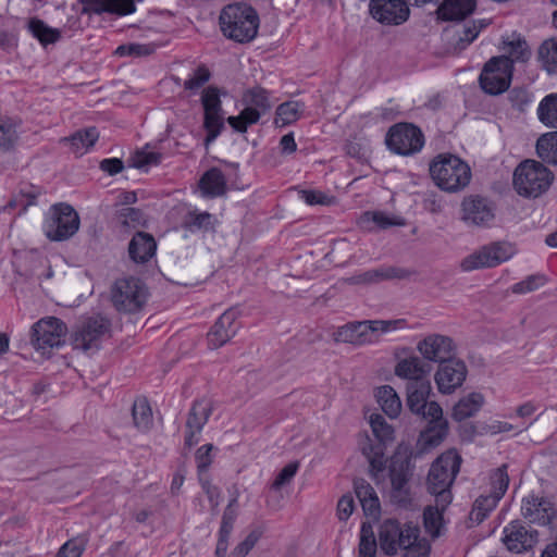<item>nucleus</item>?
<instances>
[{"mask_svg": "<svg viewBox=\"0 0 557 557\" xmlns=\"http://www.w3.org/2000/svg\"><path fill=\"white\" fill-rule=\"evenodd\" d=\"M99 138V133L95 127H89L84 131H78L70 138L63 140L70 144L71 150L76 156L86 153Z\"/></svg>", "mask_w": 557, "mask_h": 557, "instance_id": "33", "label": "nucleus"}, {"mask_svg": "<svg viewBox=\"0 0 557 557\" xmlns=\"http://www.w3.org/2000/svg\"><path fill=\"white\" fill-rule=\"evenodd\" d=\"M461 457L455 450H447L432 463L426 485L431 494L435 495L437 505L442 508L451 502L449 487L459 472Z\"/></svg>", "mask_w": 557, "mask_h": 557, "instance_id": "3", "label": "nucleus"}, {"mask_svg": "<svg viewBox=\"0 0 557 557\" xmlns=\"http://www.w3.org/2000/svg\"><path fill=\"white\" fill-rule=\"evenodd\" d=\"M183 226L193 233L198 231L209 232L214 228V219L208 212L194 210L186 214Z\"/></svg>", "mask_w": 557, "mask_h": 557, "instance_id": "39", "label": "nucleus"}, {"mask_svg": "<svg viewBox=\"0 0 557 557\" xmlns=\"http://www.w3.org/2000/svg\"><path fill=\"white\" fill-rule=\"evenodd\" d=\"M521 513L532 523L546 525L552 522L555 509L550 502L532 495L522 500Z\"/></svg>", "mask_w": 557, "mask_h": 557, "instance_id": "24", "label": "nucleus"}, {"mask_svg": "<svg viewBox=\"0 0 557 557\" xmlns=\"http://www.w3.org/2000/svg\"><path fill=\"white\" fill-rule=\"evenodd\" d=\"M79 228L78 213L67 203L53 205L46 214L42 230L53 242L71 238Z\"/></svg>", "mask_w": 557, "mask_h": 557, "instance_id": "7", "label": "nucleus"}, {"mask_svg": "<svg viewBox=\"0 0 557 557\" xmlns=\"http://www.w3.org/2000/svg\"><path fill=\"white\" fill-rule=\"evenodd\" d=\"M502 541L509 552L521 554L536 544L537 532L528 529L519 521H512L504 528Z\"/></svg>", "mask_w": 557, "mask_h": 557, "instance_id": "20", "label": "nucleus"}, {"mask_svg": "<svg viewBox=\"0 0 557 557\" xmlns=\"http://www.w3.org/2000/svg\"><path fill=\"white\" fill-rule=\"evenodd\" d=\"M515 252L513 246L507 242L490 243L465 257L459 267L463 272L495 268L508 261Z\"/></svg>", "mask_w": 557, "mask_h": 557, "instance_id": "8", "label": "nucleus"}, {"mask_svg": "<svg viewBox=\"0 0 557 557\" xmlns=\"http://www.w3.org/2000/svg\"><path fill=\"white\" fill-rule=\"evenodd\" d=\"M299 463L298 462H290L286 465L280 473L276 475L275 480L273 481L271 485V490L276 492L282 486L288 484L292 479L295 476L297 470H298Z\"/></svg>", "mask_w": 557, "mask_h": 557, "instance_id": "62", "label": "nucleus"}, {"mask_svg": "<svg viewBox=\"0 0 557 557\" xmlns=\"http://www.w3.org/2000/svg\"><path fill=\"white\" fill-rule=\"evenodd\" d=\"M419 537V528L412 524L401 525L395 520H386L380 528V545L387 555H395L398 549L409 547Z\"/></svg>", "mask_w": 557, "mask_h": 557, "instance_id": "13", "label": "nucleus"}, {"mask_svg": "<svg viewBox=\"0 0 557 557\" xmlns=\"http://www.w3.org/2000/svg\"><path fill=\"white\" fill-rule=\"evenodd\" d=\"M117 222L125 227H137L143 224L144 216L139 209L123 208L117 212Z\"/></svg>", "mask_w": 557, "mask_h": 557, "instance_id": "58", "label": "nucleus"}, {"mask_svg": "<svg viewBox=\"0 0 557 557\" xmlns=\"http://www.w3.org/2000/svg\"><path fill=\"white\" fill-rule=\"evenodd\" d=\"M222 34L236 42H249L258 33L259 15L246 3H233L223 8L219 17Z\"/></svg>", "mask_w": 557, "mask_h": 557, "instance_id": "2", "label": "nucleus"}, {"mask_svg": "<svg viewBox=\"0 0 557 557\" xmlns=\"http://www.w3.org/2000/svg\"><path fill=\"white\" fill-rule=\"evenodd\" d=\"M237 498L234 497L227 504L223 516L219 534L222 536H230L233 530L234 522L237 517L236 511Z\"/></svg>", "mask_w": 557, "mask_h": 557, "instance_id": "57", "label": "nucleus"}, {"mask_svg": "<svg viewBox=\"0 0 557 557\" xmlns=\"http://www.w3.org/2000/svg\"><path fill=\"white\" fill-rule=\"evenodd\" d=\"M504 50L506 54L503 57L509 60L511 67L515 62H525L531 55L527 42L521 39L505 42Z\"/></svg>", "mask_w": 557, "mask_h": 557, "instance_id": "47", "label": "nucleus"}, {"mask_svg": "<svg viewBox=\"0 0 557 557\" xmlns=\"http://www.w3.org/2000/svg\"><path fill=\"white\" fill-rule=\"evenodd\" d=\"M157 244L154 238L148 234L138 232L133 236L128 245L129 257L137 263H145L154 256Z\"/></svg>", "mask_w": 557, "mask_h": 557, "instance_id": "26", "label": "nucleus"}, {"mask_svg": "<svg viewBox=\"0 0 557 557\" xmlns=\"http://www.w3.org/2000/svg\"><path fill=\"white\" fill-rule=\"evenodd\" d=\"M447 435V422L440 421L430 423L428 429L421 433L419 443L423 450L437 447Z\"/></svg>", "mask_w": 557, "mask_h": 557, "instance_id": "36", "label": "nucleus"}, {"mask_svg": "<svg viewBox=\"0 0 557 557\" xmlns=\"http://www.w3.org/2000/svg\"><path fill=\"white\" fill-rule=\"evenodd\" d=\"M17 123L11 119L0 120V150L8 151L17 140Z\"/></svg>", "mask_w": 557, "mask_h": 557, "instance_id": "48", "label": "nucleus"}, {"mask_svg": "<svg viewBox=\"0 0 557 557\" xmlns=\"http://www.w3.org/2000/svg\"><path fill=\"white\" fill-rule=\"evenodd\" d=\"M41 195V188L32 184H22L17 193L9 201L11 209L20 208V214L36 203L38 196Z\"/></svg>", "mask_w": 557, "mask_h": 557, "instance_id": "34", "label": "nucleus"}, {"mask_svg": "<svg viewBox=\"0 0 557 557\" xmlns=\"http://www.w3.org/2000/svg\"><path fill=\"white\" fill-rule=\"evenodd\" d=\"M363 227L371 230L370 223H374L380 228H387L391 226H404L406 221L396 215H389L382 211L366 212L360 219Z\"/></svg>", "mask_w": 557, "mask_h": 557, "instance_id": "37", "label": "nucleus"}, {"mask_svg": "<svg viewBox=\"0 0 557 557\" xmlns=\"http://www.w3.org/2000/svg\"><path fill=\"white\" fill-rule=\"evenodd\" d=\"M462 220L474 226H487L495 218V208L486 198L469 196L461 203Z\"/></svg>", "mask_w": 557, "mask_h": 557, "instance_id": "19", "label": "nucleus"}, {"mask_svg": "<svg viewBox=\"0 0 557 557\" xmlns=\"http://www.w3.org/2000/svg\"><path fill=\"white\" fill-rule=\"evenodd\" d=\"M403 549L405 550L404 557H429L430 545L425 541L418 539L414 544Z\"/></svg>", "mask_w": 557, "mask_h": 557, "instance_id": "64", "label": "nucleus"}, {"mask_svg": "<svg viewBox=\"0 0 557 557\" xmlns=\"http://www.w3.org/2000/svg\"><path fill=\"white\" fill-rule=\"evenodd\" d=\"M238 313L234 309H228L216 320L208 333V344L212 349L220 348L227 343L237 331L236 319Z\"/></svg>", "mask_w": 557, "mask_h": 557, "instance_id": "23", "label": "nucleus"}, {"mask_svg": "<svg viewBox=\"0 0 557 557\" xmlns=\"http://www.w3.org/2000/svg\"><path fill=\"white\" fill-rule=\"evenodd\" d=\"M376 541L370 525L362 524L360 532V542L358 557H375Z\"/></svg>", "mask_w": 557, "mask_h": 557, "instance_id": "51", "label": "nucleus"}, {"mask_svg": "<svg viewBox=\"0 0 557 557\" xmlns=\"http://www.w3.org/2000/svg\"><path fill=\"white\" fill-rule=\"evenodd\" d=\"M376 398L382 410L389 418L393 419L398 417L401 410V401L396 391L392 386L384 385L379 387L376 391Z\"/></svg>", "mask_w": 557, "mask_h": 557, "instance_id": "35", "label": "nucleus"}, {"mask_svg": "<svg viewBox=\"0 0 557 557\" xmlns=\"http://www.w3.org/2000/svg\"><path fill=\"white\" fill-rule=\"evenodd\" d=\"M201 102L205 112L222 111V102L220 99V92L216 87L210 86L206 88L201 96Z\"/></svg>", "mask_w": 557, "mask_h": 557, "instance_id": "60", "label": "nucleus"}, {"mask_svg": "<svg viewBox=\"0 0 557 557\" xmlns=\"http://www.w3.org/2000/svg\"><path fill=\"white\" fill-rule=\"evenodd\" d=\"M431 393V384L426 381L408 383L407 385V406L410 411L418 414L422 412Z\"/></svg>", "mask_w": 557, "mask_h": 557, "instance_id": "28", "label": "nucleus"}, {"mask_svg": "<svg viewBox=\"0 0 557 557\" xmlns=\"http://www.w3.org/2000/svg\"><path fill=\"white\" fill-rule=\"evenodd\" d=\"M537 115L543 124L557 128V94L543 98L537 108Z\"/></svg>", "mask_w": 557, "mask_h": 557, "instance_id": "43", "label": "nucleus"}, {"mask_svg": "<svg viewBox=\"0 0 557 557\" xmlns=\"http://www.w3.org/2000/svg\"><path fill=\"white\" fill-rule=\"evenodd\" d=\"M199 188L206 197L223 195L226 190V181L223 173L216 168L208 170L199 181Z\"/></svg>", "mask_w": 557, "mask_h": 557, "instance_id": "29", "label": "nucleus"}, {"mask_svg": "<svg viewBox=\"0 0 557 557\" xmlns=\"http://www.w3.org/2000/svg\"><path fill=\"white\" fill-rule=\"evenodd\" d=\"M411 450L408 445H398L389 462L391 479V498L400 506H407L410 503L409 479Z\"/></svg>", "mask_w": 557, "mask_h": 557, "instance_id": "6", "label": "nucleus"}, {"mask_svg": "<svg viewBox=\"0 0 557 557\" xmlns=\"http://www.w3.org/2000/svg\"><path fill=\"white\" fill-rule=\"evenodd\" d=\"M509 485L507 466L503 465L491 474V493L502 498Z\"/></svg>", "mask_w": 557, "mask_h": 557, "instance_id": "52", "label": "nucleus"}, {"mask_svg": "<svg viewBox=\"0 0 557 557\" xmlns=\"http://www.w3.org/2000/svg\"><path fill=\"white\" fill-rule=\"evenodd\" d=\"M82 4V14L101 15L103 13L114 15H128L136 11L134 0H78Z\"/></svg>", "mask_w": 557, "mask_h": 557, "instance_id": "22", "label": "nucleus"}, {"mask_svg": "<svg viewBox=\"0 0 557 557\" xmlns=\"http://www.w3.org/2000/svg\"><path fill=\"white\" fill-rule=\"evenodd\" d=\"M500 498L492 493L488 495H481L473 504L470 512L471 521L481 523L487 515L496 507Z\"/></svg>", "mask_w": 557, "mask_h": 557, "instance_id": "42", "label": "nucleus"}, {"mask_svg": "<svg viewBox=\"0 0 557 557\" xmlns=\"http://www.w3.org/2000/svg\"><path fill=\"white\" fill-rule=\"evenodd\" d=\"M475 8V0H445L437 13L445 21H460L470 15Z\"/></svg>", "mask_w": 557, "mask_h": 557, "instance_id": "27", "label": "nucleus"}, {"mask_svg": "<svg viewBox=\"0 0 557 557\" xmlns=\"http://www.w3.org/2000/svg\"><path fill=\"white\" fill-rule=\"evenodd\" d=\"M539 57L549 74H557V40L543 42L539 50Z\"/></svg>", "mask_w": 557, "mask_h": 557, "instance_id": "49", "label": "nucleus"}, {"mask_svg": "<svg viewBox=\"0 0 557 557\" xmlns=\"http://www.w3.org/2000/svg\"><path fill=\"white\" fill-rule=\"evenodd\" d=\"M483 24H478L476 22H471L465 26L458 33V39L456 41V48L458 50L466 49L479 35L482 29Z\"/></svg>", "mask_w": 557, "mask_h": 557, "instance_id": "54", "label": "nucleus"}, {"mask_svg": "<svg viewBox=\"0 0 557 557\" xmlns=\"http://www.w3.org/2000/svg\"><path fill=\"white\" fill-rule=\"evenodd\" d=\"M441 505L436 504V507L429 506L423 512V521L425 531L432 537H438L443 529V510Z\"/></svg>", "mask_w": 557, "mask_h": 557, "instance_id": "44", "label": "nucleus"}, {"mask_svg": "<svg viewBox=\"0 0 557 557\" xmlns=\"http://www.w3.org/2000/svg\"><path fill=\"white\" fill-rule=\"evenodd\" d=\"M430 174L442 190L457 193L471 180L469 165L454 154H438L430 164Z\"/></svg>", "mask_w": 557, "mask_h": 557, "instance_id": "4", "label": "nucleus"}, {"mask_svg": "<svg viewBox=\"0 0 557 557\" xmlns=\"http://www.w3.org/2000/svg\"><path fill=\"white\" fill-rule=\"evenodd\" d=\"M210 79L209 70L201 65L195 70L193 75L185 81L184 88L186 90L196 91Z\"/></svg>", "mask_w": 557, "mask_h": 557, "instance_id": "61", "label": "nucleus"}, {"mask_svg": "<svg viewBox=\"0 0 557 557\" xmlns=\"http://www.w3.org/2000/svg\"><path fill=\"white\" fill-rule=\"evenodd\" d=\"M202 491L206 493L213 512H216L221 502V490L212 484L209 475H201L199 479Z\"/></svg>", "mask_w": 557, "mask_h": 557, "instance_id": "59", "label": "nucleus"}, {"mask_svg": "<svg viewBox=\"0 0 557 557\" xmlns=\"http://www.w3.org/2000/svg\"><path fill=\"white\" fill-rule=\"evenodd\" d=\"M484 397L480 393H471L461 398L453 409V418L457 421L474 416L483 406Z\"/></svg>", "mask_w": 557, "mask_h": 557, "instance_id": "31", "label": "nucleus"}, {"mask_svg": "<svg viewBox=\"0 0 557 557\" xmlns=\"http://www.w3.org/2000/svg\"><path fill=\"white\" fill-rule=\"evenodd\" d=\"M356 495L366 515L375 516L380 511V502L374 488L364 480L355 482Z\"/></svg>", "mask_w": 557, "mask_h": 557, "instance_id": "30", "label": "nucleus"}, {"mask_svg": "<svg viewBox=\"0 0 557 557\" xmlns=\"http://www.w3.org/2000/svg\"><path fill=\"white\" fill-rule=\"evenodd\" d=\"M28 28L42 45L53 44L60 38L59 29L49 27L38 18H32Z\"/></svg>", "mask_w": 557, "mask_h": 557, "instance_id": "45", "label": "nucleus"}, {"mask_svg": "<svg viewBox=\"0 0 557 557\" xmlns=\"http://www.w3.org/2000/svg\"><path fill=\"white\" fill-rule=\"evenodd\" d=\"M147 297L146 285L135 277L117 280L111 292V299L116 310L127 313L139 311L145 306Z\"/></svg>", "mask_w": 557, "mask_h": 557, "instance_id": "9", "label": "nucleus"}, {"mask_svg": "<svg viewBox=\"0 0 557 557\" xmlns=\"http://www.w3.org/2000/svg\"><path fill=\"white\" fill-rule=\"evenodd\" d=\"M66 325L55 317H47L33 326V345L36 349L46 352L48 349L58 348L65 342Z\"/></svg>", "mask_w": 557, "mask_h": 557, "instance_id": "15", "label": "nucleus"}, {"mask_svg": "<svg viewBox=\"0 0 557 557\" xmlns=\"http://www.w3.org/2000/svg\"><path fill=\"white\" fill-rule=\"evenodd\" d=\"M133 420L135 426L141 431H148L152 423V410L146 398H137L133 404Z\"/></svg>", "mask_w": 557, "mask_h": 557, "instance_id": "41", "label": "nucleus"}, {"mask_svg": "<svg viewBox=\"0 0 557 557\" xmlns=\"http://www.w3.org/2000/svg\"><path fill=\"white\" fill-rule=\"evenodd\" d=\"M536 152L543 161L557 165V132L541 136L536 143Z\"/></svg>", "mask_w": 557, "mask_h": 557, "instance_id": "40", "label": "nucleus"}, {"mask_svg": "<svg viewBox=\"0 0 557 557\" xmlns=\"http://www.w3.org/2000/svg\"><path fill=\"white\" fill-rule=\"evenodd\" d=\"M509 100L513 107L523 110L531 102L532 97L525 88H513L509 92Z\"/></svg>", "mask_w": 557, "mask_h": 557, "instance_id": "63", "label": "nucleus"}, {"mask_svg": "<svg viewBox=\"0 0 557 557\" xmlns=\"http://www.w3.org/2000/svg\"><path fill=\"white\" fill-rule=\"evenodd\" d=\"M304 111V103L299 101H286L276 109L274 123L283 127L298 121Z\"/></svg>", "mask_w": 557, "mask_h": 557, "instance_id": "38", "label": "nucleus"}, {"mask_svg": "<svg viewBox=\"0 0 557 557\" xmlns=\"http://www.w3.org/2000/svg\"><path fill=\"white\" fill-rule=\"evenodd\" d=\"M417 350L425 360L443 363L450 360L455 346L446 335L430 334L417 344Z\"/></svg>", "mask_w": 557, "mask_h": 557, "instance_id": "18", "label": "nucleus"}, {"mask_svg": "<svg viewBox=\"0 0 557 557\" xmlns=\"http://www.w3.org/2000/svg\"><path fill=\"white\" fill-rule=\"evenodd\" d=\"M385 141L391 151L410 156L422 149L424 136L421 129L411 123H397L388 129Z\"/></svg>", "mask_w": 557, "mask_h": 557, "instance_id": "11", "label": "nucleus"}, {"mask_svg": "<svg viewBox=\"0 0 557 557\" xmlns=\"http://www.w3.org/2000/svg\"><path fill=\"white\" fill-rule=\"evenodd\" d=\"M546 283V278L541 274H533L519 283L512 285L511 290L515 294H527L539 289Z\"/></svg>", "mask_w": 557, "mask_h": 557, "instance_id": "56", "label": "nucleus"}, {"mask_svg": "<svg viewBox=\"0 0 557 557\" xmlns=\"http://www.w3.org/2000/svg\"><path fill=\"white\" fill-rule=\"evenodd\" d=\"M213 410L210 399L195 400L186 420L185 445L191 447L199 442V435Z\"/></svg>", "mask_w": 557, "mask_h": 557, "instance_id": "17", "label": "nucleus"}, {"mask_svg": "<svg viewBox=\"0 0 557 557\" xmlns=\"http://www.w3.org/2000/svg\"><path fill=\"white\" fill-rule=\"evenodd\" d=\"M369 10L371 16L383 25H400L410 15L408 4L404 0H371Z\"/></svg>", "mask_w": 557, "mask_h": 557, "instance_id": "16", "label": "nucleus"}, {"mask_svg": "<svg viewBox=\"0 0 557 557\" xmlns=\"http://www.w3.org/2000/svg\"><path fill=\"white\" fill-rule=\"evenodd\" d=\"M428 372L429 369L426 368V364L413 352H409L405 357L398 358L394 368L395 375L399 379L409 381V383L426 381L425 376Z\"/></svg>", "mask_w": 557, "mask_h": 557, "instance_id": "25", "label": "nucleus"}, {"mask_svg": "<svg viewBox=\"0 0 557 557\" xmlns=\"http://www.w3.org/2000/svg\"><path fill=\"white\" fill-rule=\"evenodd\" d=\"M203 126L207 131L205 144L208 146L220 135L224 127L223 110L205 112Z\"/></svg>", "mask_w": 557, "mask_h": 557, "instance_id": "46", "label": "nucleus"}, {"mask_svg": "<svg viewBox=\"0 0 557 557\" xmlns=\"http://www.w3.org/2000/svg\"><path fill=\"white\" fill-rule=\"evenodd\" d=\"M162 156L159 152L148 150V147L137 151L131 159V165L143 169L149 165H157L161 162Z\"/></svg>", "mask_w": 557, "mask_h": 557, "instance_id": "53", "label": "nucleus"}, {"mask_svg": "<svg viewBox=\"0 0 557 557\" xmlns=\"http://www.w3.org/2000/svg\"><path fill=\"white\" fill-rule=\"evenodd\" d=\"M553 181V173L541 162L524 160L516 168L512 184L520 196L536 198L549 188Z\"/></svg>", "mask_w": 557, "mask_h": 557, "instance_id": "5", "label": "nucleus"}, {"mask_svg": "<svg viewBox=\"0 0 557 557\" xmlns=\"http://www.w3.org/2000/svg\"><path fill=\"white\" fill-rule=\"evenodd\" d=\"M467 376V367L460 360H447L438 367L434 379L442 394H451L460 387Z\"/></svg>", "mask_w": 557, "mask_h": 557, "instance_id": "21", "label": "nucleus"}, {"mask_svg": "<svg viewBox=\"0 0 557 557\" xmlns=\"http://www.w3.org/2000/svg\"><path fill=\"white\" fill-rule=\"evenodd\" d=\"M243 100L246 103V108L238 116H230L227 119L228 124L240 133L246 132L248 125L257 123L261 114L271 108L267 90L260 87L248 90L244 95Z\"/></svg>", "mask_w": 557, "mask_h": 557, "instance_id": "12", "label": "nucleus"}, {"mask_svg": "<svg viewBox=\"0 0 557 557\" xmlns=\"http://www.w3.org/2000/svg\"><path fill=\"white\" fill-rule=\"evenodd\" d=\"M395 277H405L404 271L395 268H379L354 275L349 280L352 284H373Z\"/></svg>", "mask_w": 557, "mask_h": 557, "instance_id": "32", "label": "nucleus"}, {"mask_svg": "<svg viewBox=\"0 0 557 557\" xmlns=\"http://www.w3.org/2000/svg\"><path fill=\"white\" fill-rule=\"evenodd\" d=\"M374 436L382 443L394 438V430L380 413H372L369 418Z\"/></svg>", "mask_w": 557, "mask_h": 557, "instance_id": "50", "label": "nucleus"}, {"mask_svg": "<svg viewBox=\"0 0 557 557\" xmlns=\"http://www.w3.org/2000/svg\"><path fill=\"white\" fill-rule=\"evenodd\" d=\"M512 76V69L508 59L493 57L485 63L480 77L481 88L490 95H499L508 89Z\"/></svg>", "mask_w": 557, "mask_h": 557, "instance_id": "14", "label": "nucleus"}, {"mask_svg": "<svg viewBox=\"0 0 557 557\" xmlns=\"http://www.w3.org/2000/svg\"><path fill=\"white\" fill-rule=\"evenodd\" d=\"M404 320H364L348 322L338 326L332 334L337 344H349L355 347L380 343L383 334L399 329Z\"/></svg>", "mask_w": 557, "mask_h": 557, "instance_id": "1", "label": "nucleus"}, {"mask_svg": "<svg viewBox=\"0 0 557 557\" xmlns=\"http://www.w3.org/2000/svg\"><path fill=\"white\" fill-rule=\"evenodd\" d=\"M110 329L111 322L103 315L96 314L83 319L72 334L73 348L85 352L97 350Z\"/></svg>", "mask_w": 557, "mask_h": 557, "instance_id": "10", "label": "nucleus"}, {"mask_svg": "<svg viewBox=\"0 0 557 557\" xmlns=\"http://www.w3.org/2000/svg\"><path fill=\"white\" fill-rule=\"evenodd\" d=\"M213 448L212 444H205L197 449L195 459L197 463L198 479H200L201 475H208V469L213 461V457L211 455Z\"/></svg>", "mask_w": 557, "mask_h": 557, "instance_id": "55", "label": "nucleus"}]
</instances>
